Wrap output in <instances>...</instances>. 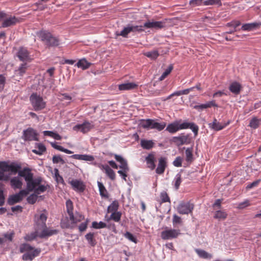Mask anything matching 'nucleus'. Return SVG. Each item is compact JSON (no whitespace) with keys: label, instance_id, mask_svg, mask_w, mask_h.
<instances>
[{"label":"nucleus","instance_id":"obj_1","mask_svg":"<svg viewBox=\"0 0 261 261\" xmlns=\"http://www.w3.org/2000/svg\"><path fill=\"white\" fill-rule=\"evenodd\" d=\"M20 177H23L27 183V188L20 191L19 194L11 196H27L30 192L34 194L31 196H37L47 191L49 186L48 184L40 177L34 178L33 173L30 168L24 167L17 172Z\"/></svg>","mask_w":261,"mask_h":261},{"label":"nucleus","instance_id":"obj_2","mask_svg":"<svg viewBox=\"0 0 261 261\" xmlns=\"http://www.w3.org/2000/svg\"><path fill=\"white\" fill-rule=\"evenodd\" d=\"M19 251L20 252L23 253L22 258L24 261H32L41 252L40 249L35 248L27 243L20 245Z\"/></svg>","mask_w":261,"mask_h":261},{"label":"nucleus","instance_id":"obj_3","mask_svg":"<svg viewBox=\"0 0 261 261\" xmlns=\"http://www.w3.org/2000/svg\"><path fill=\"white\" fill-rule=\"evenodd\" d=\"M37 35L48 47L57 46L60 44L59 38L54 36L47 31H40L37 32Z\"/></svg>","mask_w":261,"mask_h":261},{"label":"nucleus","instance_id":"obj_4","mask_svg":"<svg viewBox=\"0 0 261 261\" xmlns=\"http://www.w3.org/2000/svg\"><path fill=\"white\" fill-rule=\"evenodd\" d=\"M31 103L35 111H38L44 109L46 107V102L43 97L37 93H33L30 97Z\"/></svg>","mask_w":261,"mask_h":261},{"label":"nucleus","instance_id":"obj_5","mask_svg":"<svg viewBox=\"0 0 261 261\" xmlns=\"http://www.w3.org/2000/svg\"><path fill=\"white\" fill-rule=\"evenodd\" d=\"M20 169L21 165L20 163L12 162L8 164L6 162H0V169L4 172H11L13 174H16Z\"/></svg>","mask_w":261,"mask_h":261},{"label":"nucleus","instance_id":"obj_6","mask_svg":"<svg viewBox=\"0 0 261 261\" xmlns=\"http://www.w3.org/2000/svg\"><path fill=\"white\" fill-rule=\"evenodd\" d=\"M36 233H38V237L44 238L56 234L57 230L47 228L45 224L44 226L36 227Z\"/></svg>","mask_w":261,"mask_h":261},{"label":"nucleus","instance_id":"obj_7","mask_svg":"<svg viewBox=\"0 0 261 261\" xmlns=\"http://www.w3.org/2000/svg\"><path fill=\"white\" fill-rule=\"evenodd\" d=\"M22 138L25 141L39 140L38 134L32 127H29L23 131Z\"/></svg>","mask_w":261,"mask_h":261},{"label":"nucleus","instance_id":"obj_8","mask_svg":"<svg viewBox=\"0 0 261 261\" xmlns=\"http://www.w3.org/2000/svg\"><path fill=\"white\" fill-rule=\"evenodd\" d=\"M189 4L193 7L199 6H212L218 5L221 6L222 3L221 1L218 0H191Z\"/></svg>","mask_w":261,"mask_h":261},{"label":"nucleus","instance_id":"obj_9","mask_svg":"<svg viewBox=\"0 0 261 261\" xmlns=\"http://www.w3.org/2000/svg\"><path fill=\"white\" fill-rule=\"evenodd\" d=\"M17 56L19 60L23 63L31 62L33 60L30 52L23 47L19 48L17 53Z\"/></svg>","mask_w":261,"mask_h":261},{"label":"nucleus","instance_id":"obj_10","mask_svg":"<svg viewBox=\"0 0 261 261\" xmlns=\"http://www.w3.org/2000/svg\"><path fill=\"white\" fill-rule=\"evenodd\" d=\"M180 234L179 229H167L162 232L161 238L163 240H170L177 238Z\"/></svg>","mask_w":261,"mask_h":261},{"label":"nucleus","instance_id":"obj_11","mask_svg":"<svg viewBox=\"0 0 261 261\" xmlns=\"http://www.w3.org/2000/svg\"><path fill=\"white\" fill-rule=\"evenodd\" d=\"M172 141L177 146H181L184 144H190L191 141V138L190 135L182 134L177 137H173Z\"/></svg>","mask_w":261,"mask_h":261},{"label":"nucleus","instance_id":"obj_12","mask_svg":"<svg viewBox=\"0 0 261 261\" xmlns=\"http://www.w3.org/2000/svg\"><path fill=\"white\" fill-rule=\"evenodd\" d=\"M94 125L89 121H85L83 123L77 124L73 127V129L75 131H81L83 134L89 132Z\"/></svg>","mask_w":261,"mask_h":261},{"label":"nucleus","instance_id":"obj_13","mask_svg":"<svg viewBox=\"0 0 261 261\" xmlns=\"http://www.w3.org/2000/svg\"><path fill=\"white\" fill-rule=\"evenodd\" d=\"M193 209V204L189 202H181L178 207L177 211L180 214H188L191 213Z\"/></svg>","mask_w":261,"mask_h":261},{"label":"nucleus","instance_id":"obj_14","mask_svg":"<svg viewBox=\"0 0 261 261\" xmlns=\"http://www.w3.org/2000/svg\"><path fill=\"white\" fill-rule=\"evenodd\" d=\"M178 121L179 128L180 130L190 128L194 133L195 136H197L199 130V127L197 125L193 122H184L180 123V121Z\"/></svg>","mask_w":261,"mask_h":261},{"label":"nucleus","instance_id":"obj_15","mask_svg":"<svg viewBox=\"0 0 261 261\" xmlns=\"http://www.w3.org/2000/svg\"><path fill=\"white\" fill-rule=\"evenodd\" d=\"M143 27L146 29H162L165 27V22L161 21L148 20L144 23Z\"/></svg>","mask_w":261,"mask_h":261},{"label":"nucleus","instance_id":"obj_16","mask_svg":"<svg viewBox=\"0 0 261 261\" xmlns=\"http://www.w3.org/2000/svg\"><path fill=\"white\" fill-rule=\"evenodd\" d=\"M47 213L45 211L41 213L35 215V226H44L46 224V221L47 219Z\"/></svg>","mask_w":261,"mask_h":261},{"label":"nucleus","instance_id":"obj_17","mask_svg":"<svg viewBox=\"0 0 261 261\" xmlns=\"http://www.w3.org/2000/svg\"><path fill=\"white\" fill-rule=\"evenodd\" d=\"M19 21L18 18L15 16H10L9 17L6 16L4 19L2 27L7 28L11 27L15 25L17 23L19 22Z\"/></svg>","mask_w":261,"mask_h":261},{"label":"nucleus","instance_id":"obj_18","mask_svg":"<svg viewBox=\"0 0 261 261\" xmlns=\"http://www.w3.org/2000/svg\"><path fill=\"white\" fill-rule=\"evenodd\" d=\"M69 183L72 186L73 189L75 191L82 192L85 189V185L84 182L80 180L72 179L69 181Z\"/></svg>","mask_w":261,"mask_h":261},{"label":"nucleus","instance_id":"obj_19","mask_svg":"<svg viewBox=\"0 0 261 261\" xmlns=\"http://www.w3.org/2000/svg\"><path fill=\"white\" fill-rule=\"evenodd\" d=\"M167 167V159L165 157H161L159 160V164L155 170L156 173L159 174H163Z\"/></svg>","mask_w":261,"mask_h":261},{"label":"nucleus","instance_id":"obj_20","mask_svg":"<svg viewBox=\"0 0 261 261\" xmlns=\"http://www.w3.org/2000/svg\"><path fill=\"white\" fill-rule=\"evenodd\" d=\"M138 85L134 82L125 83L118 85V89L120 91L131 90L136 89Z\"/></svg>","mask_w":261,"mask_h":261},{"label":"nucleus","instance_id":"obj_21","mask_svg":"<svg viewBox=\"0 0 261 261\" xmlns=\"http://www.w3.org/2000/svg\"><path fill=\"white\" fill-rule=\"evenodd\" d=\"M145 161L147 163L148 167L151 170H153L155 167V155L153 153H149L148 156L145 158Z\"/></svg>","mask_w":261,"mask_h":261},{"label":"nucleus","instance_id":"obj_22","mask_svg":"<svg viewBox=\"0 0 261 261\" xmlns=\"http://www.w3.org/2000/svg\"><path fill=\"white\" fill-rule=\"evenodd\" d=\"M194 89H195V87H191L190 88L186 89L184 90L176 91V92L172 93L170 95H169L168 97H167L164 99V100L169 99L171 98L172 97L175 96H180L181 95H187V94H189L191 91H193Z\"/></svg>","mask_w":261,"mask_h":261},{"label":"nucleus","instance_id":"obj_23","mask_svg":"<svg viewBox=\"0 0 261 261\" xmlns=\"http://www.w3.org/2000/svg\"><path fill=\"white\" fill-rule=\"evenodd\" d=\"M241 89V85L237 82H232L229 87V90L230 92L236 95H238L240 93Z\"/></svg>","mask_w":261,"mask_h":261},{"label":"nucleus","instance_id":"obj_24","mask_svg":"<svg viewBox=\"0 0 261 261\" xmlns=\"http://www.w3.org/2000/svg\"><path fill=\"white\" fill-rule=\"evenodd\" d=\"M179 130L180 129L179 128V121H178L169 124L166 128V130L171 134H174Z\"/></svg>","mask_w":261,"mask_h":261},{"label":"nucleus","instance_id":"obj_25","mask_svg":"<svg viewBox=\"0 0 261 261\" xmlns=\"http://www.w3.org/2000/svg\"><path fill=\"white\" fill-rule=\"evenodd\" d=\"M121 215L122 213L120 211L111 213L110 217H108L107 215L105 216V220L108 222L112 220L116 222H118L121 219Z\"/></svg>","mask_w":261,"mask_h":261},{"label":"nucleus","instance_id":"obj_26","mask_svg":"<svg viewBox=\"0 0 261 261\" xmlns=\"http://www.w3.org/2000/svg\"><path fill=\"white\" fill-rule=\"evenodd\" d=\"M114 158L120 164L119 166L120 168L122 170H129L126 161L121 156L115 154Z\"/></svg>","mask_w":261,"mask_h":261},{"label":"nucleus","instance_id":"obj_27","mask_svg":"<svg viewBox=\"0 0 261 261\" xmlns=\"http://www.w3.org/2000/svg\"><path fill=\"white\" fill-rule=\"evenodd\" d=\"M71 158L76 160H84L86 161H93L94 160L93 156L91 155L87 154H73L71 156Z\"/></svg>","mask_w":261,"mask_h":261},{"label":"nucleus","instance_id":"obj_28","mask_svg":"<svg viewBox=\"0 0 261 261\" xmlns=\"http://www.w3.org/2000/svg\"><path fill=\"white\" fill-rule=\"evenodd\" d=\"M229 124V122H228L226 123L222 124L220 122H218L217 120L215 119L213 122L212 124H210L212 128L214 129L215 130L218 131L223 129L227 125Z\"/></svg>","mask_w":261,"mask_h":261},{"label":"nucleus","instance_id":"obj_29","mask_svg":"<svg viewBox=\"0 0 261 261\" xmlns=\"http://www.w3.org/2000/svg\"><path fill=\"white\" fill-rule=\"evenodd\" d=\"M10 185L13 189H20L22 186V182L18 177H14L10 180Z\"/></svg>","mask_w":261,"mask_h":261},{"label":"nucleus","instance_id":"obj_30","mask_svg":"<svg viewBox=\"0 0 261 261\" xmlns=\"http://www.w3.org/2000/svg\"><path fill=\"white\" fill-rule=\"evenodd\" d=\"M29 66L27 63H23L20 65L17 70H15V74L20 76H22L26 72Z\"/></svg>","mask_w":261,"mask_h":261},{"label":"nucleus","instance_id":"obj_31","mask_svg":"<svg viewBox=\"0 0 261 261\" xmlns=\"http://www.w3.org/2000/svg\"><path fill=\"white\" fill-rule=\"evenodd\" d=\"M260 25V24L257 22L246 23L242 26L241 29L243 31H250L258 28Z\"/></svg>","mask_w":261,"mask_h":261},{"label":"nucleus","instance_id":"obj_32","mask_svg":"<svg viewBox=\"0 0 261 261\" xmlns=\"http://www.w3.org/2000/svg\"><path fill=\"white\" fill-rule=\"evenodd\" d=\"M91 63L88 62L85 59L80 60L76 63L77 67L82 68L83 70L88 69Z\"/></svg>","mask_w":261,"mask_h":261},{"label":"nucleus","instance_id":"obj_33","mask_svg":"<svg viewBox=\"0 0 261 261\" xmlns=\"http://www.w3.org/2000/svg\"><path fill=\"white\" fill-rule=\"evenodd\" d=\"M227 214L225 211L217 210L215 213L214 216V218L218 219L219 220H224L226 218Z\"/></svg>","mask_w":261,"mask_h":261},{"label":"nucleus","instance_id":"obj_34","mask_svg":"<svg viewBox=\"0 0 261 261\" xmlns=\"http://www.w3.org/2000/svg\"><path fill=\"white\" fill-rule=\"evenodd\" d=\"M141 145L143 148L149 150L153 147L154 143L152 140L144 139L141 141Z\"/></svg>","mask_w":261,"mask_h":261},{"label":"nucleus","instance_id":"obj_35","mask_svg":"<svg viewBox=\"0 0 261 261\" xmlns=\"http://www.w3.org/2000/svg\"><path fill=\"white\" fill-rule=\"evenodd\" d=\"M119 207V203L118 201H113L110 205L108 206L107 213H111L118 211Z\"/></svg>","mask_w":261,"mask_h":261},{"label":"nucleus","instance_id":"obj_36","mask_svg":"<svg viewBox=\"0 0 261 261\" xmlns=\"http://www.w3.org/2000/svg\"><path fill=\"white\" fill-rule=\"evenodd\" d=\"M37 149H33L32 152L38 155H42L46 150L45 146L41 143H37Z\"/></svg>","mask_w":261,"mask_h":261},{"label":"nucleus","instance_id":"obj_37","mask_svg":"<svg viewBox=\"0 0 261 261\" xmlns=\"http://www.w3.org/2000/svg\"><path fill=\"white\" fill-rule=\"evenodd\" d=\"M166 125V124L164 122L159 123L156 122L154 120H153L151 128L156 129L159 131H161L165 127Z\"/></svg>","mask_w":261,"mask_h":261},{"label":"nucleus","instance_id":"obj_38","mask_svg":"<svg viewBox=\"0 0 261 261\" xmlns=\"http://www.w3.org/2000/svg\"><path fill=\"white\" fill-rule=\"evenodd\" d=\"M103 168L105 169L107 176L111 179L114 180L115 179V172L108 165L103 166Z\"/></svg>","mask_w":261,"mask_h":261},{"label":"nucleus","instance_id":"obj_39","mask_svg":"<svg viewBox=\"0 0 261 261\" xmlns=\"http://www.w3.org/2000/svg\"><path fill=\"white\" fill-rule=\"evenodd\" d=\"M195 252L197 253V254L198 255V256L203 258H211L212 257V255L207 253L205 251L199 249H196Z\"/></svg>","mask_w":261,"mask_h":261},{"label":"nucleus","instance_id":"obj_40","mask_svg":"<svg viewBox=\"0 0 261 261\" xmlns=\"http://www.w3.org/2000/svg\"><path fill=\"white\" fill-rule=\"evenodd\" d=\"M153 119L142 120L140 123V126L145 129H151Z\"/></svg>","mask_w":261,"mask_h":261},{"label":"nucleus","instance_id":"obj_41","mask_svg":"<svg viewBox=\"0 0 261 261\" xmlns=\"http://www.w3.org/2000/svg\"><path fill=\"white\" fill-rule=\"evenodd\" d=\"M186 160L187 162L191 163L193 161V149L188 148L185 151Z\"/></svg>","mask_w":261,"mask_h":261},{"label":"nucleus","instance_id":"obj_42","mask_svg":"<svg viewBox=\"0 0 261 261\" xmlns=\"http://www.w3.org/2000/svg\"><path fill=\"white\" fill-rule=\"evenodd\" d=\"M67 211L69 215L70 219H73V204L71 200H68L66 201Z\"/></svg>","mask_w":261,"mask_h":261},{"label":"nucleus","instance_id":"obj_43","mask_svg":"<svg viewBox=\"0 0 261 261\" xmlns=\"http://www.w3.org/2000/svg\"><path fill=\"white\" fill-rule=\"evenodd\" d=\"M131 32L129 27L127 25L126 27H124L123 29L120 32L117 33V36H121L123 37L127 38L128 34Z\"/></svg>","mask_w":261,"mask_h":261},{"label":"nucleus","instance_id":"obj_44","mask_svg":"<svg viewBox=\"0 0 261 261\" xmlns=\"http://www.w3.org/2000/svg\"><path fill=\"white\" fill-rule=\"evenodd\" d=\"M130 30L131 32H142L144 31V29H143V25H134L132 24H128Z\"/></svg>","mask_w":261,"mask_h":261},{"label":"nucleus","instance_id":"obj_45","mask_svg":"<svg viewBox=\"0 0 261 261\" xmlns=\"http://www.w3.org/2000/svg\"><path fill=\"white\" fill-rule=\"evenodd\" d=\"M144 55L152 60L156 59L159 56L157 50H152L144 53Z\"/></svg>","mask_w":261,"mask_h":261},{"label":"nucleus","instance_id":"obj_46","mask_svg":"<svg viewBox=\"0 0 261 261\" xmlns=\"http://www.w3.org/2000/svg\"><path fill=\"white\" fill-rule=\"evenodd\" d=\"M84 218V217L82 214L76 213L75 215L73 214V219H70V220L72 223H76L83 220Z\"/></svg>","mask_w":261,"mask_h":261},{"label":"nucleus","instance_id":"obj_47","mask_svg":"<svg viewBox=\"0 0 261 261\" xmlns=\"http://www.w3.org/2000/svg\"><path fill=\"white\" fill-rule=\"evenodd\" d=\"M173 65H170L160 77V81H163V80H164L165 77L170 73V72L173 69Z\"/></svg>","mask_w":261,"mask_h":261},{"label":"nucleus","instance_id":"obj_48","mask_svg":"<svg viewBox=\"0 0 261 261\" xmlns=\"http://www.w3.org/2000/svg\"><path fill=\"white\" fill-rule=\"evenodd\" d=\"M97 185L100 196H107V191L103 184L98 181Z\"/></svg>","mask_w":261,"mask_h":261},{"label":"nucleus","instance_id":"obj_49","mask_svg":"<svg viewBox=\"0 0 261 261\" xmlns=\"http://www.w3.org/2000/svg\"><path fill=\"white\" fill-rule=\"evenodd\" d=\"M92 227L95 229H100L107 227V224L102 221H100L98 223L96 221H94L92 222Z\"/></svg>","mask_w":261,"mask_h":261},{"label":"nucleus","instance_id":"obj_50","mask_svg":"<svg viewBox=\"0 0 261 261\" xmlns=\"http://www.w3.org/2000/svg\"><path fill=\"white\" fill-rule=\"evenodd\" d=\"M172 223L174 227H176L178 225H181L182 223V221L180 217L175 214L173 216Z\"/></svg>","mask_w":261,"mask_h":261},{"label":"nucleus","instance_id":"obj_51","mask_svg":"<svg viewBox=\"0 0 261 261\" xmlns=\"http://www.w3.org/2000/svg\"><path fill=\"white\" fill-rule=\"evenodd\" d=\"M37 237H38V233H36V227H35V231L34 232H32L30 234H27L24 237V239L27 241H31L34 240Z\"/></svg>","mask_w":261,"mask_h":261},{"label":"nucleus","instance_id":"obj_52","mask_svg":"<svg viewBox=\"0 0 261 261\" xmlns=\"http://www.w3.org/2000/svg\"><path fill=\"white\" fill-rule=\"evenodd\" d=\"M259 121L256 118L254 117L250 120V122L249 123V126L251 128H252L253 129H256L259 126Z\"/></svg>","mask_w":261,"mask_h":261},{"label":"nucleus","instance_id":"obj_53","mask_svg":"<svg viewBox=\"0 0 261 261\" xmlns=\"http://www.w3.org/2000/svg\"><path fill=\"white\" fill-rule=\"evenodd\" d=\"M22 197H9L8 202L9 204L12 205L21 201L22 199Z\"/></svg>","mask_w":261,"mask_h":261},{"label":"nucleus","instance_id":"obj_54","mask_svg":"<svg viewBox=\"0 0 261 261\" xmlns=\"http://www.w3.org/2000/svg\"><path fill=\"white\" fill-rule=\"evenodd\" d=\"M93 233H87L85 237L87 240L88 241L89 244H90L91 246H94L95 245V242L93 240Z\"/></svg>","mask_w":261,"mask_h":261},{"label":"nucleus","instance_id":"obj_55","mask_svg":"<svg viewBox=\"0 0 261 261\" xmlns=\"http://www.w3.org/2000/svg\"><path fill=\"white\" fill-rule=\"evenodd\" d=\"M124 236L125 238H126L128 240H129L133 242H134L135 243H137V240H136V238L131 233H130L129 232H126V233H124Z\"/></svg>","mask_w":261,"mask_h":261},{"label":"nucleus","instance_id":"obj_56","mask_svg":"<svg viewBox=\"0 0 261 261\" xmlns=\"http://www.w3.org/2000/svg\"><path fill=\"white\" fill-rule=\"evenodd\" d=\"M261 181V179H257L255 181L252 182V183L248 184V185L246 186L247 189H250L254 187H256L258 186L260 182Z\"/></svg>","mask_w":261,"mask_h":261},{"label":"nucleus","instance_id":"obj_57","mask_svg":"<svg viewBox=\"0 0 261 261\" xmlns=\"http://www.w3.org/2000/svg\"><path fill=\"white\" fill-rule=\"evenodd\" d=\"M53 162L54 164L61 163L62 164H63L65 163L64 161L60 155H54L53 157Z\"/></svg>","mask_w":261,"mask_h":261},{"label":"nucleus","instance_id":"obj_58","mask_svg":"<svg viewBox=\"0 0 261 261\" xmlns=\"http://www.w3.org/2000/svg\"><path fill=\"white\" fill-rule=\"evenodd\" d=\"M181 176L179 174H177L175 178L174 187L176 190L179 188V187L181 184Z\"/></svg>","mask_w":261,"mask_h":261},{"label":"nucleus","instance_id":"obj_59","mask_svg":"<svg viewBox=\"0 0 261 261\" xmlns=\"http://www.w3.org/2000/svg\"><path fill=\"white\" fill-rule=\"evenodd\" d=\"M182 159L181 157L178 156L176 158L175 160L173 162V164L174 166L179 167L181 166Z\"/></svg>","mask_w":261,"mask_h":261},{"label":"nucleus","instance_id":"obj_60","mask_svg":"<svg viewBox=\"0 0 261 261\" xmlns=\"http://www.w3.org/2000/svg\"><path fill=\"white\" fill-rule=\"evenodd\" d=\"M205 109L211 108L212 107H218V105L216 104L215 100H212L208 102L203 104Z\"/></svg>","mask_w":261,"mask_h":261},{"label":"nucleus","instance_id":"obj_61","mask_svg":"<svg viewBox=\"0 0 261 261\" xmlns=\"http://www.w3.org/2000/svg\"><path fill=\"white\" fill-rule=\"evenodd\" d=\"M241 22L238 20L232 21L230 22L227 23V25L229 27H232L236 30V28L240 25Z\"/></svg>","mask_w":261,"mask_h":261},{"label":"nucleus","instance_id":"obj_62","mask_svg":"<svg viewBox=\"0 0 261 261\" xmlns=\"http://www.w3.org/2000/svg\"><path fill=\"white\" fill-rule=\"evenodd\" d=\"M222 199H217L213 204V206L215 211L219 210L221 208Z\"/></svg>","mask_w":261,"mask_h":261},{"label":"nucleus","instance_id":"obj_63","mask_svg":"<svg viewBox=\"0 0 261 261\" xmlns=\"http://www.w3.org/2000/svg\"><path fill=\"white\" fill-rule=\"evenodd\" d=\"M250 205L248 200H245L243 202L240 203L238 205V208L240 209H243Z\"/></svg>","mask_w":261,"mask_h":261},{"label":"nucleus","instance_id":"obj_64","mask_svg":"<svg viewBox=\"0 0 261 261\" xmlns=\"http://www.w3.org/2000/svg\"><path fill=\"white\" fill-rule=\"evenodd\" d=\"M6 82L5 77L3 75H0V91H2L4 88Z\"/></svg>","mask_w":261,"mask_h":261}]
</instances>
